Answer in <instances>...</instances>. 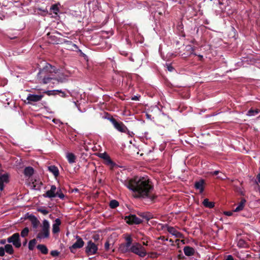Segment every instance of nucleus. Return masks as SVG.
Returning a JSON list of instances; mask_svg holds the SVG:
<instances>
[{"label": "nucleus", "instance_id": "bf43d9fd", "mask_svg": "<svg viewBox=\"0 0 260 260\" xmlns=\"http://www.w3.org/2000/svg\"><path fill=\"white\" fill-rule=\"evenodd\" d=\"M161 238L162 239V240H168V239H165L164 237H163L162 238L161 237Z\"/></svg>", "mask_w": 260, "mask_h": 260}, {"label": "nucleus", "instance_id": "2eb2a0df", "mask_svg": "<svg viewBox=\"0 0 260 260\" xmlns=\"http://www.w3.org/2000/svg\"><path fill=\"white\" fill-rule=\"evenodd\" d=\"M60 224L61 220L59 218H56L52 225V233L53 234L58 233L60 231L59 225Z\"/></svg>", "mask_w": 260, "mask_h": 260}, {"label": "nucleus", "instance_id": "c85d7f7f", "mask_svg": "<svg viewBox=\"0 0 260 260\" xmlns=\"http://www.w3.org/2000/svg\"><path fill=\"white\" fill-rule=\"evenodd\" d=\"M37 241L36 239H33L29 241L28 243V249L30 250H32L34 249L35 245L36 244Z\"/></svg>", "mask_w": 260, "mask_h": 260}, {"label": "nucleus", "instance_id": "49530a36", "mask_svg": "<svg viewBox=\"0 0 260 260\" xmlns=\"http://www.w3.org/2000/svg\"><path fill=\"white\" fill-rule=\"evenodd\" d=\"M5 187L4 183H0V190L1 191L4 190Z\"/></svg>", "mask_w": 260, "mask_h": 260}, {"label": "nucleus", "instance_id": "603ef678", "mask_svg": "<svg viewBox=\"0 0 260 260\" xmlns=\"http://www.w3.org/2000/svg\"><path fill=\"white\" fill-rule=\"evenodd\" d=\"M6 242V239H2L1 241H0V244H5Z\"/></svg>", "mask_w": 260, "mask_h": 260}, {"label": "nucleus", "instance_id": "f8f14e48", "mask_svg": "<svg viewBox=\"0 0 260 260\" xmlns=\"http://www.w3.org/2000/svg\"><path fill=\"white\" fill-rule=\"evenodd\" d=\"M56 190V187L52 185L51 186V189L46 192L43 196L45 198H53L56 197V194H55V191Z\"/></svg>", "mask_w": 260, "mask_h": 260}, {"label": "nucleus", "instance_id": "f3484780", "mask_svg": "<svg viewBox=\"0 0 260 260\" xmlns=\"http://www.w3.org/2000/svg\"><path fill=\"white\" fill-rule=\"evenodd\" d=\"M34 173V169L31 167H26L24 170V174L26 177H30Z\"/></svg>", "mask_w": 260, "mask_h": 260}, {"label": "nucleus", "instance_id": "c9c22d12", "mask_svg": "<svg viewBox=\"0 0 260 260\" xmlns=\"http://www.w3.org/2000/svg\"><path fill=\"white\" fill-rule=\"evenodd\" d=\"M37 211L44 215H47L48 214L49 211L45 209L44 207H40L37 209Z\"/></svg>", "mask_w": 260, "mask_h": 260}, {"label": "nucleus", "instance_id": "4d7b16f0", "mask_svg": "<svg viewBox=\"0 0 260 260\" xmlns=\"http://www.w3.org/2000/svg\"><path fill=\"white\" fill-rule=\"evenodd\" d=\"M198 56L199 57L200 60H201L203 58V56L201 55H199Z\"/></svg>", "mask_w": 260, "mask_h": 260}, {"label": "nucleus", "instance_id": "6e6d98bb", "mask_svg": "<svg viewBox=\"0 0 260 260\" xmlns=\"http://www.w3.org/2000/svg\"><path fill=\"white\" fill-rule=\"evenodd\" d=\"M27 242V240L26 239H25L24 240V241L23 243V246H25L26 245Z\"/></svg>", "mask_w": 260, "mask_h": 260}, {"label": "nucleus", "instance_id": "de8ad7c7", "mask_svg": "<svg viewBox=\"0 0 260 260\" xmlns=\"http://www.w3.org/2000/svg\"><path fill=\"white\" fill-rule=\"evenodd\" d=\"M226 260H234L233 257L231 255H229L226 258Z\"/></svg>", "mask_w": 260, "mask_h": 260}, {"label": "nucleus", "instance_id": "473e14b6", "mask_svg": "<svg viewBox=\"0 0 260 260\" xmlns=\"http://www.w3.org/2000/svg\"><path fill=\"white\" fill-rule=\"evenodd\" d=\"M47 36H48L50 40L53 42V43H58L57 38L55 36L51 35V33H48Z\"/></svg>", "mask_w": 260, "mask_h": 260}, {"label": "nucleus", "instance_id": "7ed1b4c3", "mask_svg": "<svg viewBox=\"0 0 260 260\" xmlns=\"http://www.w3.org/2000/svg\"><path fill=\"white\" fill-rule=\"evenodd\" d=\"M130 251L131 252L134 253L142 257H145L147 254L145 248L138 242L133 244L131 247Z\"/></svg>", "mask_w": 260, "mask_h": 260}, {"label": "nucleus", "instance_id": "4be33fe9", "mask_svg": "<svg viewBox=\"0 0 260 260\" xmlns=\"http://www.w3.org/2000/svg\"><path fill=\"white\" fill-rule=\"evenodd\" d=\"M203 205L208 208H212L214 207L215 203L213 202H210L208 199H205L203 202Z\"/></svg>", "mask_w": 260, "mask_h": 260}, {"label": "nucleus", "instance_id": "dca6fc26", "mask_svg": "<svg viewBox=\"0 0 260 260\" xmlns=\"http://www.w3.org/2000/svg\"><path fill=\"white\" fill-rule=\"evenodd\" d=\"M183 251L185 255L187 256H192L195 253V250L193 248L186 246L183 248Z\"/></svg>", "mask_w": 260, "mask_h": 260}, {"label": "nucleus", "instance_id": "2f4dec72", "mask_svg": "<svg viewBox=\"0 0 260 260\" xmlns=\"http://www.w3.org/2000/svg\"><path fill=\"white\" fill-rule=\"evenodd\" d=\"M168 231L171 234L177 236V234H179L178 232H177L175 229L172 226H169L168 228Z\"/></svg>", "mask_w": 260, "mask_h": 260}, {"label": "nucleus", "instance_id": "4468645a", "mask_svg": "<svg viewBox=\"0 0 260 260\" xmlns=\"http://www.w3.org/2000/svg\"><path fill=\"white\" fill-rule=\"evenodd\" d=\"M205 184V180L204 179H200L199 181H197L194 183V187L196 189H199L200 193H202L204 190V185Z\"/></svg>", "mask_w": 260, "mask_h": 260}, {"label": "nucleus", "instance_id": "a18cd8bd", "mask_svg": "<svg viewBox=\"0 0 260 260\" xmlns=\"http://www.w3.org/2000/svg\"><path fill=\"white\" fill-rule=\"evenodd\" d=\"M224 214L225 215L230 216L232 215L233 213H232V212H231V211H225V212H224Z\"/></svg>", "mask_w": 260, "mask_h": 260}, {"label": "nucleus", "instance_id": "39448f33", "mask_svg": "<svg viewBox=\"0 0 260 260\" xmlns=\"http://www.w3.org/2000/svg\"><path fill=\"white\" fill-rule=\"evenodd\" d=\"M50 225L48 220L45 219L43 221V226L41 231L37 236L38 239L47 238L50 235Z\"/></svg>", "mask_w": 260, "mask_h": 260}, {"label": "nucleus", "instance_id": "aec40b11", "mask_svg": "<svg viewBox=\"0 0 260 260\" xmlns=\"http://www.w3.org/2000/svg\"><path fill=\"white\" fill-rule=\"evenodd\" d=\"M9 182V175L7 173L0 175V183H8Z\"/></svg>", "mask_w": 260, "mask_h": 260}, {"label": "nucleus", "instance_id": "0e129e2a", "mask_svg": "<svg viewBox=\"0 0 260 260\" xmlns=\"http://www.w3.org/2000/svg\"><path fill=\"white\" fill-rule=\"evenodd\" d=\"M147 117H149V115L148 114H147Z\"/></svg>", "mask_w": 260, "mask_h": 260}, {"label": "nucleus", "instance_id": "423d86ee", "mask_svg": "<svg viewBox=\"0 0 260 260\" xmlns=\"http://www.w3.org/2000/svg\"><path fill=\"white\" fill-rule=\"evenodd\" d=\"M98 250V244L89 240L87 242L85 247V252L87 255H94L97 254Z\"/></svg>", "mask_w": 260, "mask_h": 260}, {"label": "nucleus", "instance_id": "e2e57ef3", "mask_svg": "<svg viewBox=\"0 0 260 260\" xmlns=\"http://www.w3.org/2000/svg\"><path fill=\"white\" fill-rule=\"evenodd\" d=\"M241 195H244V194L242 193V192H241Z\"/></svg>", "mask_w": 260, "mask_h": 260}, {"label": "nucleus", "instance_id": "a211bd4d", "mask_svg": "<svg viewBox=\"0 0 260 260\" xmlns=\"http://www.w3.org/2000/svg\"><path fill=\"white\" fill-rule=\"evenodd\" d=\"M246 202V201L245 199H244V198L242 199L241 201L239 203L238 206L234 210V211L235 212H239V211L242 210L244 207Z\"/></svg>", "mask_w": 260, "mask_h": 260}, {"label": "nucleus", "instance_id": "c03bdc74", "mask_svg": "<svg viewBox=\"0 0 260 260\" xmlns=\"http://www.w3.org/2000/svg\"><path fill=\"white\" fill-rule=\"evenodd\" d=\"M110 244L108 241H107L105 244V249L106 251L109 249Z\"/></svg>", "mask_w": 260, "mask_h": 260}, {"label": "nucleus", "instance_id": "a19ab883", "mask_svg": "<svg viewBox=\"0 0 260 260\" xmlns=\"http://www.w3.org/2000/svg\"><path fill=\"white\" fill-rule=\"evenodd\" d=\"M50 254L53 256H57L59 254V252L57 250H52L50 252Z\"/></svg>", "mask_w": 260, "mask_h": 260}, {"label": "nucleus", "instance_id": "7c9ffc66", "mask_svg": "<svg viewBox=\"0 0 260 260\" xmlns=\"http://www.w3.org/2000/svg\"><path fill=\"white\" fill-rule=\"evenodd\" d=\"M29 232V230L28 227L24 228L20 233V235L22 237H26L28 236Z\"/></svg>", "mask_w": 260, "mask_h": 260}, {"label": "nucleus", "instance_id": "3c124183", "mask_svg": "<svg viewBox=\"0 0 260 260\" xmlns=\"http://www.w3.org/2000/svg\"><path fill=\"white\" fill-rule=\"evenodd\" d=\"M219 173V171H215L213 173H212V175L214 176L217 175Z\"/></svg>", "mask_w": 260, "mask_h": 260}, {"label": "nucleus", "instance_id": "e433bc0d", "mask_svg": "<svg viewBox=\"0 0 260 260\" xmlns=\"http://www.w3.org/2000/svg\"><path fill=\"white\" fill-rule=\"evenodd\" d=\"M55 194H56V197H59L60 199H63L64 198V194L61 191V189H58L57 191H55Z\"/></svg>", "mask_w": 260, "mask_h": 260}, {"label": "nucleus", "instance_id": "09e8293b", "mask_svg": "<svg viewBox=\"0 0 260 260\" xmlns=\"http://www.w3.org/2000/svg\"><path fill=\"white\" fill-rule=\"evenodd\" d=\"M178 258L180 259H183L185 258V256H183L182 254H180L178 255Z\"/></svg>", "mask_w": 260, "mask_h": 260}, {"label": "nucleus", "instance_id": "79ce46f5", "mask_svg": "<svg viewBox=\"0 0 260 260\" xmlns=\"http://www.w3.org/2000/svg\"><path fill=\"white\" fill-rule=\"evenodd\" d=\"M5 249L3 247H0V256H3L5 255Z\"/></svg>", "mask_w": 260, "mask_h": 260}, {"label": "nucleus", "instance_id": "bb28decb", "mask_svg": "<svg viewBox=\"0 0 260 260\" xmlns=\"http://www.w3.org/2000/svg\"><path fill=\"white\" fill-rule=\"evenodd\" d=\"M130 249L131 248H128L127 247L125 246V245L122 243L119 246V249L121 251V252L123 253L131 252Z\"/></svg>", "mask_w": 260, "mask_h": 260}, {"label": "nucleus", "instance_id": "680f3d73", "mask_svg": "<svg viewBox=\"0 0 260 260\" xmlns=\"http://www.w3.org/2000/svg\"><path fill=\"white\" fill-rule=\"evenodd\" d=\"M241 242H242L243 243L244 242V241L243 240L240 241L239 243H240Z\"/></svg>", "mask_w": 260, "mask_h": 260}, {"label": "nucleus", "instance_id": "1a4fd4ad", "mask_svg": "<svg viewBox=\"0 0 260 260\" xmlns=\"http://www.w3.org/2000/svg\"><path fill=\"white\" fill-rule=\"evenodd\" d=\"M76 239V241L69 247L70 251L73 253H75L76 249L82 248L84 245V242L80 236L77 235Z\"/></svg>", "mask_w": 260, "mask_h": 260}, {"label": "nucleus", "instance_id": "5701e85b", "mask_svg": "<svg viewBox=\"0 0 260 260\" xmlns=\"http://www.w3.org/2000/svg\"><path fill=\"white\" fill-rule=\"evenodd\" d=\"M37 248L44 254H47L48 253V249L45 245L39 244Z\"/></svg>", "mask_w": 260, "mask_h": 260}, {"label": "nucleus", "instance_id": "6ab92c4d", "mask_svg": "<svg viewBox=\"0 0 260 260\" xmlns=\"http://www.w3.org/2000/svg\"><path fill=\"white\" fill-rule=\"evenodd\" d=\"M125 239L126 241L125 243H122L125 245V246L127 247L128 248H131L132 244L133 239L130 235H126Z\"/></svg>", "mask_w": 260, "mask_h": 260}, {"label": "nucleus", "instance_id": "ddd939ff", "mask_svg": "<svg viewBox=\"0 0 260 260\" xmlns=\"http://www.w3.org/2000/svg\"><path fill=\"white\" fill-rule=\"evenodd\" d=\"M43 95H37V94H29L27 97V100L28 101V103L30 102H37L42 100L43 98Z\"/></svg>", "mask_w": 260, "mask_h": 260}, {"label": "nucleus", "instance_id": "20e7f679", "mask_svg": "<svg viewBox=\"0 0 260 260\" xmlns=\"http://www.w3.org/2000/svg\"><path fill=\"white\" fill-rule=\"evenodd\" d=\"M111 123L113 124L114 128L120 132L129 134V131L127 127L121 121H117L112 116L108 118Z\"/></svg>", "mask_w": 260, "mask_h": 260}, {"label": "nucleus", "instance_id": "f704fd0d", "mask_svg": "<svg viewBox=\"0 0 260 260\" xmlns=\"http://www.w3.org/2000/svg\"><path fill=\"white\" fill-rule=\"evenodd\" d=\"M58 90H48L45 92V93L48 95H55L58 93Z\"/></svg>", "mask_w": 260, "mask_h": 260}, {"label": "nucleus", "instance_id": "4c0bfd02", "mask_svg": "<svg viewBox=\"0 0 260 260\" xmlns=\"http://www.w3.org/2000/svg\"><path fill=\"white\" fill-rule=\"evenodd\" d=\"M51 9L53 10V13L56 14L57 13V12H58V11H59L58 8L57 6H56V5H52L51 7Z\"/></svg>", "mask_w": 260, "mask_h": 260}, {"label": "nucleus", "instance_id": "13d9d810", "mask_svg": "<svg viewBox=\"0 0 260 260\" xmlns=\"http://www.w3.org/2000/svg\"><path fill=\"white\" fill-rule=\"evenodd\" d=\"M73 191H75V192H78L79 191V189H77V188H75L74 190H73Z\"/></svg>", "mask_w": 260, "mask_h": 260}, {"label": "nucleus", "instance_id": "ea45409f", "mask_svg": "<svg viewBox=\"0 0 260 260\" xmlns=\"http://www.w3.org/2000/svg\"><path fill=\"white\" fill-rule=\"evenodd\" d=\"M58 93H60V96L62 97V98H66L67 97H68V95L63 91H62L61 90H58Z\"/></svg>", "mask_w": 260, "mask_h": 260}, {"label": "nucleus", "instance_id": "8fccbe9b", "mask_svg": "<svg viewBox=\"0 0 260 260\" xmlns=\"http://www.w3.org/2000/svg\"><path fill=\"white\" fill-rule=\"evenodd\" d=\"M168 70H169V71L172 72V71H173V70H174V68H173V67L172 66H168Z\"/></svg>", "mask_w": 260, "mask_h": 260}, {"label": "nucleus", "instance_id": "5fc2aeb1", "mask_svg": "<svg viewBox=\"0 0 260 260\" xmlns=\"http://www.w3.org/2000/svg\"><path fill=\"white\" fill-rule=\"evenodd\" d=\"M132 100H134V101H137L138 100V97L137 96H134V97L132 98Z\"/></svg>", "mask_w": 260, "mask_h": 260}, {"label": "nucleus", "instance_id": "a878e982", "mask_svg": "<svg viewBox=\"0 0 260 260\" xmlns=\"http://www.w3.org/2000/svg\"><path fill=\"white\" fill-rule=\"evenodd\" d=\"M260 112V110L258 109H253L252 108H251L250 110H248L247 112V115L248 116H254L257 114H258Z\"/></svg>", "mask_w": 260, "mask_h": 260}, {"label": "nucleus", "instance_id": "393cba45", "mask_svg": "<svg viewBox=\"0 0 260 260\" xmlns=\"http://www.w3.org/2000/svg\"><path fill=\"white\" fill-rule=\"evenodd\" d=\"M5 252L6 251L9 254H12L14 253V249L11 244H6L5 246Z\"/></svg>", "mask_w": 260, "mask_h": 260}, {"label": "nucleus", "instance_id": "864d4df0", "mask_svg": "<svg viewBox=\"0 0 260 260\" xmlns=\"http://www.w3.org/2000/svg\"><path fill=\"white\" fill-rule=\"evenodd\" d=\"M256 180L258 183H260V174H258L256 176Z\"/></svg>", "mask_w": 260, "mask_h": 260}, {"label": "nucleus", "instance_id": "052dcab7", "mask_svg": "<svg viewBox=\"0 0 260 260\" xmlns=\"http://www.w3.org/2000/svg\"><path fill=\"white\" fill-rule=\"evenodd\" d=\"M218 178H220V179H223V178H222V177H221V176H218Z\"/></svg>", "mask_w": 260, "mask_h": 260}, {"label": "nucleus", "instance_id": "0eeeda50", "mask_svg": "<svg viewBox=\"0 0 260 260\" xmlns=\"http://www.w3.org/2000/svg\"><path fill=\"white\" fill-rule=\"evenodd\" d=\"M123 219L125 222L129 225L139 224L143 222V220L137 217L136 215L131 214L124 216Z\"/></svg>", "mask_w": 260, "mask_h": 260}, {"label": "nucleus", "instance_id": "9b49d317", "mask_svg": "<svg viewBox=\"0 0 260 260\" xmlns=\"http://www.w3.org/2000/svg\"><path fill=\"white\" fill-rule=\"evenodd\" d=\"M68 81V76L64 74H61L57 77H53V80L52 81L53 84L58 85L59 83H66Z\"/></svg>", "mask_w": 260, "mask_h": 260}, {"label": "nucleus", "instance_id": "58836bf2", "mask_svg": "<svg viewBox=\"0 0 260 260\" xmlns=\"http://www.w3.org/2000/svg\"><path fill=\"white\" fill-rule=\"evenodd\" d=\"M27 219H29L30 222H31L32 221H34L35 220V219H36L37 218V217L32 215V214H30V215H28L27 217H26Z\"/></svg>", "mask_w": 260, "mask_h": 260}, {"label": "nucleus", "instance_id": "cd10ccee", "mask_svg": "<svg viewBox=\"0 0 260 260\" xmlns=\"http://www.w3.org/2000/svg\"><path fill=\"white\" fill-rule=\"evenodd\" d=\"M138 214L140 216L142 217L143 218H144L147 220H149L151 218V215L145 212H140L138 213Z\"/></svg>", "mask_w": 260, "mask_h": 260}, {"label": "nucleus", "instance_id": "37998d69", "mask_svg": "<svg viewBox=\"0 0 260 260\" xmlns=\"http://www.w3.org/2000/svg\"><path fill=\"white\" fill-rule=\"evenodd\" d=\"M92 238L95 242H97L100 239V236L98 234L94 235L92 236Z\"/></svg>", "mask_w": 260, "mask_h": 260}, {"label": "nucleus", "instance_id": "72a5a7b5", "mask_svg": "<svg viewBox=\"0 0 260 260\" xmlns=\"http://www.w3.org/2000/svg\"><path fill=\"white\" fill-rule=\"evenodd\" d=\"M31 223L32 224V226L34 229H36L40 223L39 220L37 219V218L36 219H35V220L32 221Z\"/></svg>", "mask_w": 260, "mask_h": 260}, {"label": "nucleus", "instance_id": "b1692460", "mask_svg": "<svg viewBox=\"0 0 260 260\" xmlns=\"http://www.w3.org/2000/svg\"><path fill=\"white\" fill-rule=\"evenodd\" d=\"M67 157L70 164H73L75 162L76 156L72 153H68Z\"/></svg>", "mask_w": 260, "mask_h": 260}, {"label": "nucleus", "instance_id": "6e6552de", "mask_svg": "<svg viewBox=\"0 0 260 260\" xmlns=\"http://www.w3.org/2000/svg\"><path fill=\"white\" fill-rule=\"evenodd\" d=\"M7 241L9 243H12L16 248H18L21 246L20 234L18 233H14L11 236L8 237Z\"/></svg>", "mask_w": 260, "mask_h": 260}, {"label": "nucleus", "instance_id": "c756f323", "mask_svg": "<svg viewBox=\"0 0 260 260\" xmlns=\"http://www.w3.org/2000/svg\"><path fill=\"white\" fill-rule=\"evenodd\" d=\"M109 206L112 209L116 208L119 206V202L115 200H113L110 201Z\"/></svg>", "mask_w": 260, "mask_h": 260}, {"label": "nucleus", "instance_id": "f03ea898", "mask_svg": "<svg viewBox=\"0 0 260 260\" xmlns=\"http://www.w3.org/2000/svg\"><path fill=\"white\" fill-rule=\"evenodd\" d=\"M56 68L49 63L46 64L41 69L37 75V78L40 83L46 84L51 83L53 80L54 74L56 73Z\"/></svg>", "mask_w": 260, "mask_h": 260}, {"label": "nucleus", "instance_id": "412c9836", "mask_svg": "<svg viewBox=\"0 0 260 260\" xmlns=\"http://www.w3.org/2000/svg\"><path fill=\"white\" fill-rule=\"evenodd\" d=\"M48 170L52 173L55 177H57L59 175V171L57 167L55 166H50L48 167Z\"/></svg>", "mask_w": 260, "mask_h": 260}, {"label": "nucleus", "instance_id": "9d476101", "mask_svg": "<svg viewBox=\"0 0 260 260\" xmlns=\"http://www.w3.org/2000/svg\"><path fill=\"white\" fill-rule=\"evenodd\" d=\"M100 156L104 159V164L108 166L110 169H113L116 166V164L112 160L110 157L106 153H101Z\"/></svg>", "mask_w": 260, "mask_h": 260}, {"label": "nucleus", "instance_id": "f257e3e1", "mask_svg": "<svg viewBox=\"0 0 260 260\" xmlns=\"http://www.w3.org/2000/svg\"><path fill=\"white\" fill-rule=\"evenodd\" d=\"M125 186L134 192L135 198L148 199L154 202L157 196L153 193V185L149 179L135 177L125 181Z\"/></svg>", "mask_w": 260, "mask_h": 260}]
</instances>
